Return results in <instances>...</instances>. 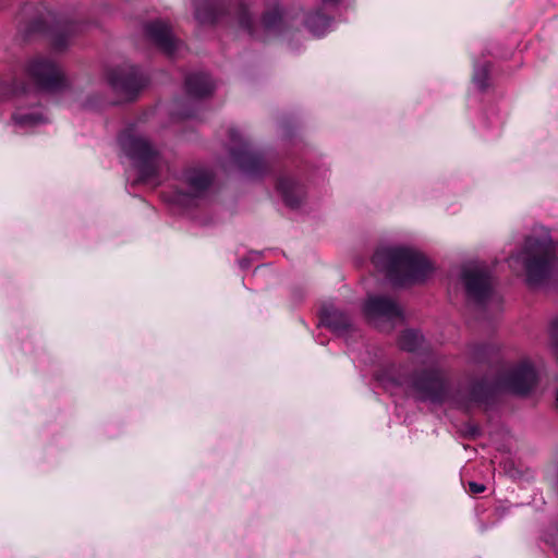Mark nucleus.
Instances as JSON below:
<instances>
[{
  "instance_id": "20e7f679",
  "label": "nucleus",
  "mask_w": 558,
  "mask_h": 558,
  "mask_svg": "<svg viewBox=\"0 0 558 558\" xmlns=\"http://www.w3.org/2000/svg\"><path fill=\"white\" fill-rule=\"evenodd\" d=\"M119 143L123 153L137 167L141 180L156 183L163 162L147 137L134 130H126L120 136Z\"/></svg>"
},
{
  "instance_id": "423d86ee",
  "label": "nucleus",
  "mask_w": 558,
  "mask_h": 558,
  "mask_svg": "<svg viewBox=\"0 0 558 558\" xmlns=\"http://www.w3.org/2000/svg\"><path fill=\"white\" fill-rule=\"evenodd\" d=\"M211 183V175L203 169H189L181 179L180 187L171 196V202L181 207L198 203Z\"/></svg>"
},
{
  "instance_id": "ddd939ff",
  "label": "nucleus",
  "mask_w": 558,
  "mask_h": 558,
  "mask_svg": "<svg viewBox=\"0 0 558 558\" xmlns=\"http://www.w3.org/2000/svg\"><path fill=\"white\" fill-rule=\"evenodd\" d=\"M277 190L283 202L292 207H299L306 197L304 185L291 174H282L277 182Z\"/></svg>"
},
{
  "instance_id": "aec40b11",
  "label": "nucleus",
  "mask_w": 558,
  "mask_h": 558,
  "mask_svg": "<svg viewBox=\"0 0 558 558\" xmlns=\"http://www.w3.org/2000/svg\"><path fill=\"white\" fill-rule=\"evenodd\" d=\"M423 342V337L415 330H407L400 338V347L407 351H415Z\"/></svg>"
},
{
  "instance_id": "1a4fd4ad",
  "label": "nucleus",
  "mask_w": 558,
  "mask_h": 558,
  "mask_svg": "<svg viewBox=\"0 0 558 558\" xmlns=\"http://www.w3.org/2000/svg\"><path fill=\"white\" fill-rule=\"evenodd\" d=\"M108 81L113 90L125 100L133 99L144 85L142 76L134 66L111 70Z\"/></svg>"
},
{
  "instance_id": "9b49d317",
  "label": "nucleus",
  "mask_w": 558,
  "mask_h": 558,
  "mask_svg": "<svg viewBox=\"0 0 558 558\" xmlns=\"http://www.w3.org/2000/svg\"><path fill=\"white\" fill-rule=\"evenodd\" d=\"M238 23L242 28L246 29L250 35L259 39H265L266 36L278 33L281 23V15L277 9L269 11L264 15L260 22V27L265 35L259 34L258 29L253 26L251 14L246 8L240 9L238 13Z\"/></svg>"
},
{
  "instance_id": "f03ea898",
  "label": "nucleus",
  "mask_w": 558,
  "mask_h": 558,
  "mask_svg": "<svg viewBox=\"0 0 558 558\" xmlns=\"http://www.w3.org/2000/svg\"><path fill=\"white\" fill-rule=\"evenodd\" d=\"M509 267L524 276L530 288H539L558 280V264L553 241L547 238L526 239L523 248L509 257Z\"/></svg>"
},
{
  "instance_id": "9d476101",
  "label": "nucleus",
  "mask_w": 558,
  "mask_h": 558,
  "mask_svg": "<svg viewBox=\"0 0 558 558\" xmlns=\"http://www.w3.org/2000/svg\"><path fill=\"white\" fill-rule=\"evenodd\" d=\"M230 137L234 144H240L239 149L232 148L231 150V158L233 162L248 174L257 173L263 165L260 156L253 151L251 147L242 141V135L238 130H231Z\"/></svg>"
},
{
  "instance_id": "f257e3e1",
  "label": "nucleus",
  "mask_w": 558,
  "mask_h": 558,
  "mask_svg": "<svg viewBox=\"0 0 558 558\" xmlns=\"http://www.w3.org/2000/svg\"><path fill=\"white\" fill-rule=\"evenodd\" d=\"M412 386L423 400L448 401L452 405L464 409L486 403L495 390V387L486 380L466 381L451 389L442 373L435 368L417 375Z\"/></svg>"
},
{
  "instance_id": "7ed1b4c3",
  "label": "nucleus",
  "mask_w": 558,
  "mask_h": 558,
  "mask_svg": "<svg viewBox=\"0 0 558 558\" xmlns=\"http://www.w3.org/2000/svg\"><path fill=\"white\" fill-rule=\"evenodd\" d=\"M377 267L383 268L388 278L399 286L424 281L434 271L429 259L412 246H387L379 248L373 257Z\"/></svg>"
},
{
  "instance_id": "0eeeda50",
  "label": "nucleus",
  "mask_w": 558,
  "mask_h": 558,
  "mask_svg": "<svg viewBox=\"0 0 558 558\" xmlns=\"http://www.w3.org/2000/svg\"><path fill=\"white\" fill-rule=\"evenodd\" d=\"M367 320L377 328L391 329L403 318L399 304L390 298L369 295L363 305Z\"/></svg>"
},
{
  "instance_id": "b1692460",
  "label": "nucleus",
  "mask_w": 558,
  "mask_h": 558,
  "mask_svg": "<svg viewBox=\"0 0 558 558\" xmlns=\"http://www.w3.org/2000/svg\"><path fill=\"white\" fill-rule=\"evenodd\" d=\"M556 401H557V407H558V390H557Z\"/></svg>"
},
{
  "instance_id": "39448f33",
  "label": "nucleus",
  "mask_w": 558,
  "mask_h": 558,
  "mask_svg": "<svg viewBox=\"0 0 558 558\" xmlns=\"http://www.w3.org/2000/svg\"><path fill=\"white\" fill-rule=\"evenodd\" d=\"M459 280L471 301L484 304L494 299L492 277L487 266L483 263L468 262L463 264L459 271Z\"/></svg>"
},
{
  "instance_id": "6e6552de",
  "label": "nucleus",
  "mask_w": 558,
  "mask_h": 558,
  "mask_svg": "<svg viewBox=\"0 0 558 558\" xmlns=\"http://www.w3.org/2000/svg\"><path fill=\"white\" fill-rule=\"evenodd\" d=\"M27 73L34 82L44 89H54L62 85L64 75L57 63L45 57L33 59L27 66Z\"/></svg>"
},
{
  "instance_id": "5701e85b",
  "label": "nucleus",
  "mask_w": 558,
  "mask_h": 558,
  "mask_svg": "<svg viewBox=\"0 0 558 558\" xmlns=\"http://www.w3.org/2000/svg\"><path fill=\"white\" fill-rule=\"evenodd\" d=\"M469 487H470V490L474 494H480L485 490V486L483 484L475 483V482H470Z\"/></svg>"
},
{
  "instance_id": "4be33fe9",
  "label": "nucleus",
  "mask_w": 558,
  "mask_h": 558,
  "mask_svg": "<svg viewBox=\"0 0 558 558\" xmlns=\"http://www.w3.org/2000/svg\"><path fill=\"white\" fill-rule=\"evenodd\" d=\"M550 350L558 360V319L553 322L549 328Z\"/></svg>"
},
{
  "instance_id": "4468645a",
  "label": "nucleus",
  "mask_w": 558,
  "mask_h": 558,
  "mask_svg": "<svg viewBox=\"0 0 558 558\" xmlns=\"http://www.w3.org/2000/svg\"><path fill=\"white\" fill-rule=\"evenodd\" d=\"M145 29L147 36L167 53L171 54L177 50V40L166 22L158 20L148 23Z\"/></svg>"
},
{
  "instance_id": "412c9836",
  "label": "nucleus",
  "mask_w": 558,
  "mask_h": 558,
  "mask_svg": "<svg viewBox=\"0 0 558 558\" xmlns=\"http://www.w3.org/2000/svg\"><path fill=\"white\" fill-rule=\"evenodd\" d=\"M487 78H488V68L486 64H483L481 66H476L473 74V82L475 85L484 89L487 86Z\"/></svg>"
},
{
  "instance_id": "f8f14e48",
  "label": "nucleus",
  "mask_w": 558,
  "mask_h": 558,
  "mask_svg": "<svg viewBox=\"0 0 558 558\" xmlns=\"http://www.w3.org/2000/svg\"><path fill=\"white\" fill-rule=\"evenodd\" d=\"M536 383V372L530 361L524 360L509 372L507 387L511 392L524 395Z\"/></svg>"
},
{
  "instance_id": "a211bd4d",
  "label": "nucleus",
  "mask_w": 558,
  "mask_h": 558,
  "mask_svg": "<svg viewBox=\"0 0 558 558\" xmlns=\"http://www.w3.org/2000/svg\"><path fill=\"white\" fill-rule=\"evenodd\" d=\"M306 25L314 36L320 37L331 29L332 21L317 11L308 15Z\"/></svg>"
},
{
  "instance_id": "dca6fc26",
  "label": "nucleus",
  "mask_w": 558,
  "mask_h": 558,
  "mask_svg": "<svg viewBox=\"0 0 558 558\" xmlns=\"http://www.w3.org/2000/svg\"><path fill=\"white\" fill-rule=\"evenodd\" d=\"M187 94L194 98H203L213 93L215 83L205 73H193L186 77Z\"/></svg>"
},
{
  "instance_id": "f3484780",
  "label": "nucleus",
  "mask_w": 558,
  "mask_h": 558,
  "mask_svg": "<svg viewBox=\"0 0 558 558\" xmlns=\"http://www.w3.org/2000/svg\"><path fill=\"white\" fill-rule=\"evenodd\" d=\"M322 320L335 332H342L351 326L350 318L336 308L324 307L322 311Z\"/></svg>"
},
{
  "instance_id": "6ab92c4d",
  "label": "nucleus",
  "mask_w": 558,
  "mask_h": 558,
  "mask_svg": "<svg viewBox=\"0 0 558 558\" xmlns=\"http://www.w3.org/2000/svg\"><path fill=\"white\" fill-rule=\"evenodd\" d=\"M14 123L24 129V128H33L46 122V118L39 110H34L32 112H26L23 109H19L13 114Z\"/></svg>"
},
{
  "instance_id": "2eb2a0df",
  "label": "nucleus",
  "mask_w": 558,
  "mask_h": 558,
  "mask_svg": "<svg viewBox=\"0 0 558 558\" xmlns=\"http://www.w3.org/2000/svg\"><path fill=\"white\" fill-rule=\"evenodd\" d=\"M194 16L201 24L217 22L225 13V5L218 0H193Z\"/></svg>"
}]
</instances>
